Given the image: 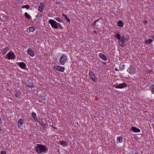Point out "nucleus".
Segmentation results:
<instances>
[{"label":"nucleus","instance_id":"f257e3e1","mask_svg":"<svg viewBox=\"0 0 154 154\" xmlns=\"http://www.w3.org/2000/svg\"><path fill=\"white\" fill-rule=\"evenodd\" d=\"M36 151L38 154L42 153H46L48 152V149L46 146L40 144H37V146L35 147Z\"/></svg>","mask_w":154,"mask_h":154},{"label":"nucleus","instance_id":"f03ea898","mask_svg":"<svg viewBox=\"0 0 154 154\" xmlns=\"http://www.w3.org/2000/svg\"><path fill=\"white\" fill-rule=\"evenodd\" d=\"M67 60V57L65 55H63L60 59V63L63 65L65 64Z\"/></svg>","mask_w":154,"mask_h":154},{"label":"nucleus","instance_id":"7ed1b4c3","mask_svg":"<svg viewBox=\"0 0 154 154\" xmlns=\"http://www.w3.org/2000/svg\"><path fill=\"white\" fill-rule=\"evenodd\" d=\"M49 23L51 24L53 28L56 29L57 28V22L53 20H49Z\"/></svg>","mask_w":154,"mask_h":154},{"label":"nucleus","instance_id":"20e7f679","mask_svg":"<svg viewBox=\"0 0 154 154\" xmlns=\"http://www.w3.org/2000/svg\"><path fill=\"white\" fill-rule=\"evenodd\" d=\"M7 55L8 56V58L9 60L14 59L16 58L15 56L14 53H9Z\"/></svg>","mask_w":154,"mask_h":154},{"label":"nucleus","instance_id":"39448f33","mask_svg":"<svg viewBox=\"0 0 154 154\" xmlns=\"http://www.w3.org/2000/svg\"><path fill=\"white\" fill-rule=\"evenodd\" d=\"M89 76L90 78L94 82L96 80L94 73L92 71H90L89 72Z\"/></svg>","mask_w":154,"mask_h":154},{"label":"nucleus","instance_id":"423d86ee","mask_svg":"<svg viewBox=\"0 0 154 154\" xmlns=\"http://www.w3.org/2000/svg\"><path fill=\"white\" fill-rule=\"evenodd\" d=\"M125 40H128V39H121L119 43V45L122 47L125 46L126 44V42H125Z\"/></svg>","mask_w":154,"mask_h":154},{"label":"nucleus","instance_id":"0eeeda50","mask_svg":"<svg viewBox=\"0 0 154 154\" xmlns=\"http://www.w3.org/2000/svg\"><path fill=\"white\" fill-rule=\"evenodd\" d=\"M24 122V121L23 119H20L18 122V128H20L21 127H22Z\"/></svg>","mask_w":154,"mask_h":154},{"label":"nucleus","instance_id":"6e6552de","mask_svg":"<svg viewBox=\"0 0 154 154\" xmlns=\"http://www.w3.org/2000/svg\"><path fill=\"white\" fill-rule=\"evenodd\" d=\"M99 57L104 61H106L107 60V58L106 56L102 53H100L99 54Z\"/></svg>","mask_w":154,"mask_h":154},{"label":"nucleus","instance_id":"1a4fd4ad","mask_svg":"<svg viewBox=\"0 0 154 154\" xmlns=\"http://www.w3.org/2000/svg\"><path fill=\"white\" fill-rule=\"evenodd\" d=\"M45 6V4L44 3H42L38 7V10L41 12H42Z\"/></svg>","mask_w":154,"mask_h":154},{"label":"nucleus","instance_id":"9d476101","mask_svg":"<svg viewBox=\"0 0 154 154\" xmlns=\"http://www.w3.org/2000/svg\"><path fill=\"white\" fill-rule=\"evenodd\" d=\"M58 143L64 147L67 146L68 145L66 141L64 140H60L58 142Z\"/></svg>","mask_w":154,"mask_h":154},{"label":"nucleus","instance_id":"9b49d317","mask_svg":"<svg viewBox=\"0 0 154 154\" xmlns=\"http://www.w3.org/2000/svg\"><path fill=\"white\" fill-rule=\"evenodd\" d=\"M27 53L31 57H33L34 55L33 51L31 48H29L27 50Z\"/></svg>","mask_w":154,"mask_h":154},{"label":"nucleus","instance_id":"f8f14e48","mask_svg":"<svg viewBox=\"0 0 154 154\" xmlns=\"http://www.w3.org/2000/svg\"><path fill=\"white\" fill-rule=\"evenodd\" d=\"M18 65L20 67L23 69H24L26 66L25 63L23 62L19 63Z\"/></svg>","mask_w":154,"mask_h":154},{"label":"nucleus","instance_id":"ddd939ff","mask_svg":"<svg viewBox=\"0 0 154 154\" xmlns=\"http://www.w3.org/2000/svg\"><path fill=\"white\" fill-rule=\"evenodd\" d=\"M127 86V85L125 83H120L119 84V86L117 87V88H123L126 87Z\"/></svg>","mask_w":154,"mask_h":154},{"label":"nucleus","instance_id":"4468645a","mask_svg":"<svg viewBox=\"0 0 154 154\" xmlns=\"http://www.w3.org/2000/svg\"><path fill=\"white\" fill-rule=\"evenodd\" d=\"M132 130L135 132H139L140 131V130L139 129L134 127H133L132 128Z\"/></svg>","mask_w":154,"mask_h":154},{"label":"nucleus","instance_id":"2eb2a0df","mask_svg":"<svg viewBox=\"0 0 154 154\" xmlns=\"http://www.w3.org/2000/svg\"><path fill=\"white\" fill-rule=\"evenodd\" d=\"M9 48L8 47H7L5 48L2 50V53L3 54L5 55V54L9 50Z\"/></svg>","mask_w":154,"mask_h":154},{"label":"nucleus","instance_id":"dca6fc26","mask_svg":"<svg viewBox=\"0 0 154 154\" xmlns=\"http://www.w3.org/2000/svg\"><path fill=\"white\" fill-rule=\"evenodd\" d=\"M129 68L130 69V71L129 72V73L131 74H134L135 69L132 66H131Z\"/></svg>","mask_w":154,"mask_h":154},{"label":"nucleus","instance_id":"f3484780","mask_svg":"<svg viewBox=\"0 0 154 154\" xmlns=\"http://www.w3.org/2000/svg\"><path fill=\"white\" fill-rule=\"evenodd\" d=\"M32 116L35 121H36L37 120V119L36 117V114L35 112H32Z\"/></svg>","mask_w":154,"mask_h":154},{"label":"nucleus","instance_id":"a211bd4d","mask_svg":"<svg viewBox=\"0 0 154 154\" xmlns=\"http://www.w3.org/2000/svg\"><path fill=\"white\" fill-rule=\"evenodd\" d=\"M65 69L64 67L58 66V71L63 72Z\"/></svg>","mask_w":154,"mask_h":154},{"label":"nucleus","instance_id":"6ab92c4d","mask_svg":"<svg viewBox=\"0 0 154 154\" xmlns=\"http://www.w3.org/2000/svg\"><path fill=\"white\" fill-rule=\"evenodd\" d=\"M27 86L29 87L30 88H34L35 87V85H34L31 82L29 83L28 85H27Z\"/></svg>","mask_w":154,"mask_h":154},{"label":"nucleus","instance_id":"aec40b11","mask_svg":"<svg viewBox=\"0 0 154 154\" xmlns=\"http://www.w3.org/2000/svg\"><path fill=\"white\" fill-rule=\"evenodd\" d=\"M117 24H118V26H120V27H122V26H123V25H124L123 22L121 20H119Z\"/></svg>","mask_w":154,"mask_h":154},{"label":"nucleus","instance_id":"412c9836","mask_svg":"<svg viewBox=\"0 0 154 154\" xmlns=\"http://www.w3.org/2000/svg\"><path fill=\"white\" fill-rule=\"evenodd\" d=\"M28 29L30 32H33L35 30V27H30L28 28Z\"/></svg>","mask_w":154,"mask_h":154},{"label":"nucleus","instance_id":"4be33fe9","mask_svg":"<svg viewBox=\"0 0 154 154\" xmlns=\"http://www.w3.org/2000/svg\"><path fill=\"white\" fill-rule=\"evenodd\" d=\"M24 15L26 18L28 19H30L31 16L30 15L28 14L27 12L25 13Z\"/></svg>","mask_w":154,"mask_h":154},{"label":"nucleus","instance_id":"5701e85b","mask_svg":"<svg viewBox=\"0 0 154 154\" xmlns=\"http://www.w3.org/2000/svg\"><path fill=\"white\" fill-rule=\"evenodd\" d=\"M15 95L17 97L19 98L20 97V93L19 91H17Z\"/></svg>","mask_w":154,"mask_h":154},{"label":"nucleus","instance_id":"b1692460","mask_svg":"<svg viewBox=\"0 0 154 154\" xmlns=\"http://www.w3.org/2000/svg\"><path fill=\"white\" fill-rule=\"evenodd\" d=\"M153 42L152 40L151 39H149L147 40H146V44H150Z\"/></svg>","mask_w":154,"mask_h":154},{"label":"nucleus","instance_id":"393cba45","mask_svg":"<svg viewBox=\"0 0 154 154\" xmlns=\"http://www.w3.org/2000/svg\"><path fill=\"white\" fill-rule=\"evenodd\" d=\"M116 38L118 40H120L121 39V35L119 34H117L115 36Z\"/></svg>","mask_w":154,"mask_h":154},{"label":"nucleus","instance_id":"a878e982","mask_svg":"<svg viewBox=\"0 0 154 154\" xmlns=\"http://www.w3.org/2000/svg\"><path fill=\"white\" fill-rule=\"evenodd\" d=\"M117 140L120 143L123 141L122 138L121 137H119L117 139Z\"/></svg>","mask_w":154,"mask_h":154},{"label":"nucleus","instance_id":"bb28decb","mask_svg":"<svg viewBox=\"0 0 154 154\" xmlns=\"http://www.w3.org/2000/svg\"><path fill=\"white\" fill-rule=\"evenodd\" d=\"M30 8V6L29 5H23L22 7V8H26L27 9H28Z\"/></svg>","mask_w":154,"mask_h":154},{"label":"nucleus","instance_id":"cd10ccee","mask_svg":"<svg viewBox=\"0 0 154 154\" xmlns=\"http://www.w3.org/2000/svg\"><path fill=\"white\" fill-rule=\"evenodd\" d=\"M41 125L42 126V127L44 129H45L46 128V125L45 124H44V122L42 121V122H41Z\"/></svg>","mask_w":154,"mask_h":154},{"label":"nucleus","instance_id":"c85d7f7f","mask_svg":"<svg viewBox=\"0 0 154 154\" xmlns=\"http://www.w3.org/2000/svg\"><path fill=\"white\" fill-rule=\"evenodd\" d=\"M65 18L66 20L67 21L68 23H69L70 22V20L69 19L68 17H67L66 16H65Z\"/></svg>","mask_w":154,"mask_h":154},{"label":"nucleus","instance_id":"c756f323","mask_svg":"<svg viewBox=\"0 0 154 154\" xmlns=\"http://www.w3.org/2000/svg\"><path fill=\"white\" fill-rule=\"evenodd\" d=\"M42 16L41 14H39V13H38V14L36 16V18H37V19H38L39 18V17H41Z\"/></svg>","mask_w":154,"mask_h":154},{"label":"nucleus","instance_id":"7c9ffc66","mask_svg":"<svg viewBox=\"0 0 154 154\" xmlns=\"http://www.w3.org/2000/svg\"><path fill=\"white\" fill-rule=\"evenodd\" d=\"M113 87H115L116 88H117V87L119 86V84L118 83H116L113 85Z\"/></svg>","mask_w":154,"mask_h":154},{"label":"nucleus","instance_id":"2f4dec72","mask_svg":"<svg viewBox=\"0 0 154 154\" xmlns=\"http://www.w3.org/2000/svg\"><path fill=\"white\" fill-rule=\"evenodd\" d=\"M126 38H125L124 35H122V36H121V39H126Z\"/></svg>","mask_w":154,"mask_h":154},{"label":"nucleus","instance_id":"473e14b6","mask_svg":"<svg viewBox=\"0 0 154 154\" xmlns=\"http://www.w3.org/2000/svg\"><path fill=\"white\" fill-rule=\"evenodd\" d=\"M1 154H6V152L5 151H2L1 152Z\"/></svg>","mask_w":154,"mask_h":154},{"label":"nucleus","instance_id":"72a5a7b5","mask_svg":"<svg viewBox=\"0 0 154 154\" xmlns=\"http://www.w3.org/2000/svg\"><path fill=\"white\" fill-rule=\"evenodd\" d=\"M29 83V82H28L27 81H26L25 82V84L26 85V86H27V85H28Z\"/></svg>","mask_w":154,"mask_h":154},{"label":"nucleus","instance_id":"f704fd0d","mask_svg":"<svg viewBox=\"0 0 154 154\" xmlns=\"http://www.w3.org/2000/svg\"><path fill=\"white\" fill-rule=\"evenodd\" d=\"M59 27L60 29H62V28H63V27L60 25V24H59L58 23V28H59Z\"/></svg>","mask_w":154,"mask_h":154},{"label":"nucleus","instance_id":"c9c22d12","mask_svg":"<svg viewBox=\"0 0 154 154\" xmlns=\"http://www.w3.org/2000/svg\"><path fill=\"white\" fill-rule=\"evenodd\" d=\"M54 68L58 71V66H54Z\"/></svg>","mask_w":154,"mask_h":154},{"label":"nucleus","instance_id":"e433bc0d","mask_svg":"<svg viewBox=\"0 0 154 154\" xmlns=\"http://www.w3.org/2000/svg\"><path fill=\"white\" fill-rule=\"evenodd\" d=\"M2 124V119L1 118H0V124Z\"/></svg>","mask_w":154,"mask_h":154},{"label":"nucleus","instance_id":"4c0bfd02","mask_svg":"<svg viewBox=\"0 0 154 154\" xmlns=\"http://www.w3.org/2000/svg\"><path fill=\"white\" fill-rule=\"evenodd\" d=\"M151 91L152 92L154 93V88H151Z\"/></svg>","mask_w":154,"mask_h":154},{"label":"nucleus","instance_id":"58836bf2","mask_svg":"<svg viewBox=\"0 0 154 154\" xmlns=\"http://www.w3.org/2000/svg\"><path fill=\"white\" fill-rule=\"evenodd\" d=\"M60 19L58 17V22H61Z\"/></svg>","mask_w":154,"mask_h":154},{"label":"nucleus","instance_id":"ea45409f","mask_svg":"<svg viewBox=\"0 0 154 154\" xmlns=\"http://www.w3.org/2000/svg\"><path fill=\"white\" fill-rule=\"evenodd\" d=\"M122 66V67H123L125 66L124 65H123L121 66Z\"/></svg>","mask_w":154,"mask_h":154},{"label":"nucleus","instance_id":"a19ab883","mask_svg":"<svg viewBox=\"0 0 154 154\" xmlns=\"http://www.w3.org/2000/svg\"><path fill=\"white\" fill-rule=\"evenodd\" d=\"M56 20L58 21V17L56 18Z\"/></svg>","mask_w":154,"mask_h":154},{"label":"nucleus","instance_id":"79ce46f5","mask_svg":"<svg viewBox=\"0 0 154 154\" xmlns=\"http://www.w3.org/2000/svg\"><path fill=\"white\" fill-rule=\"evenodd\" d=\"M54 128L55 129H57V128H55L54 127Z\"/></svg>","mask_w":154,"mask_h":154},{"label":"nucleus","instance_id":"37998d69","mask_svg":"<svg viewBox=\"0 0 154 154\" xmlns=\"http://www.w3.org/2000/svg\"><path fill=\"white\" fill-rule=\"evenodd\" d=\"M63 16H64V17H65V16H66V15H65V14H63Z\"/></svg>","mask_w":154,"mask_h":154},{"label":"nucleus","instance_id":"c03bdc74","mask_svg":"<svg viewBox=\"0 0 154 154\" xmlns=\"http://www.w3.org/2000/svg\"><path fill=\"white\" fill-rule=\"evenodd\" d=\"M115 69L116 70L118 71V69L117 68Z\"/></svg>","mask_w":154,"mask_h":154},{"label":"nucleus","instance_id":"a18cd8bd","mask_svg":"<svg viewBox=\"0 0 154 154\" xmlns=\"http://www.w3.org/2000/svg\"><path fill=\"white\" fill-rule=\"evenodd\" d=\"M134 154H138L136 152V153H135Z\"/></svg>","mask_w":154,"mask_h":154},{"label":"nucleus","instance_id":"49530a36","mask_svg":"<svg viewBox=\"0 0 154 154\" xmlns=\"http://www.w3.org/2000/svg\"><path fill=\"white\" fill-rule=\"evenodd\" d=\"M99 1H100L101 0H98Z\"/></svg>","mask_w":154,"mask_h":154},{"label":"nucleus","instance_id":"de8ad7c7","mask_svg":"<svg viewBox=\"0 0 154 154\" xmlns=\"http://www.w3.org/2000/svg\"><path fill=\"white\" fill-rule=\"evenodd\" d=\"M126 39H127V38H126Z\"/></svg>","mask_w":154,"mask_h":154}]
</instances>
